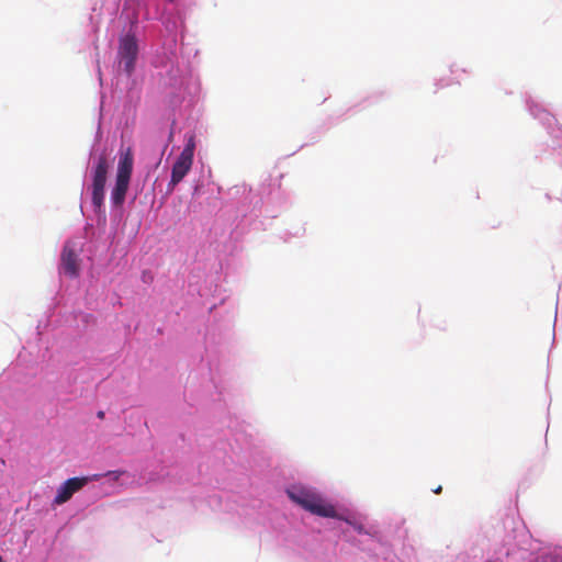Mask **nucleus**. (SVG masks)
Masks as SVG:
<instances>
[{
    "mask_svg": "<svg viewBox=\"0 0 562 562\" xmlns=\"http://www.w3.org/2000/svg\"><path fill=\"white\" fill-rule=\"evenodd\" d=\"M286 494L292 502L313 515L338 518L335 507L325 502L318 493L311 488L294 485L286 491Z\"/></svg>",
    "mask_w": 562,
    "mask_h": 562,
    "instance_id": "1",
    "label": "nucleus"
},
{
    "mask_svg": "<svg viewBox=\"0 0 562 562\" xmlns=\"http://www.w3.org/2000/svg\"><path fill=\"white\" fill-rule=\"evenodd\" d=\"M134 156L131 147L121 150L117 164L115 184L111 191V201L115 206H121L130 187L133 172Z\"/></svg>",
    "mask_w": 562,
    "mask_h": 562,
    "instance_id": "2",
    "label": "nucleus"
},
{
    "mask_svg": "<svg viewBox=\"0 0 562 562\" xmlns=\"http://www.w3.org/2000/svg\"><path fill=\"white\" fill-rule=\"evenodd\" d=\"M110 169V159L106 150H102L94 157L92 167L91 199L95 209H101L104 203V189Z\"/></svg>",
    "mask_w": 562,
    "mask_h": 562,
    "instance_id": "3",
    "label": "nucleus"
},
{
    "mask_svg": "<svg viewBox=\"0 0 562 562\" xmlns=\"http://www.w3.org/2000/svg\"><path fill=\"white\" fill-rule=\"evenodd\" d=\"M81 260L76 245L71 241H66L61 254L59 269L69 278H77L80 272Z\"/></svg>",
    "mask_w": 562,
    "mask_h": 562,
    "instance_id": "4",
    "label": "nucleus"
},
{
    "mask_svg": "<svg viewBox=\"0 0 562 562\" xmlns=\"http://www.w3.org/2000/svg\"><path fill=\"white\" fill-rule=\"evenodd\" d=\"M138 54L137 41L134 35L126 34L120 41L119 56L124 70L131 75L135 68Z\"/></svg>",
    "mask_w": 562,
    "mask_h": 562,
    "instance_id": "5",
    "label": "nucleus"
},
{
    "mask_svg": "<svg viewBox=\"0 0 562 562\" xmlns=\"http://www.w3.org/2000/svg\"><path fill=\"white\" fill-rule=\"evenodd\" d=\"M89 482L88 477H71L65 481L54 498V504L61 505L68 502L75 493L80 491Z\"/></svg>",
    "mask_w": 562,
    "mask_h": 562,
    "instance_id": "6",
    "label": "nucleus"
},
{
    "mask_svg": "<svg viewBox=\"0 0 562 562\" xmlns=\"http://www.w3.org/2000/svg\"><path fill=\"white\" fill-rule=\"evenodd\" d=\"M192 164L193 159L182 155L178 156L171 169V178L168 183V191H173L175 187L183 180V178L191 170Z\"/></svg>",
    "mask_w": 562,
    "mask_h": 562,
    "instance_id": "7",
    "label": "nucleus"
},
{
    "mask_svg": "<svg viewBox=\"0 0 562 562\" xmlns=\"http://www.w3.org/2000/svg\"><path fill=\"white\" fill-rule=\"evenodd\" d=\"M194 150H195V136L193 134H191L187 137V143H186L182 151L180 153V155L193 159Z\"/></svg>",
    "mask_w": 562,
    "mask_h": 562,
    "instance_id": "8",
    "label": "nucleus"
},
{
    "mask_svg": "<svg viewBox=\"0 0 562 562\" xmlns=\"http://www.w3.org/2000/svg\"><path fill=\"white\" fill-rule=\"evenodd\" d=\"M172 138H173V132H172V131H170L169 136H168V142L164 145V147H162V149H161L160 157H162V155L165 154V150L167 149V147H168L169 143L172 140ZM160 159H161V158H159L158 164L160 162Z\"/></svg>",
    "mask_w": 562,
    "mask_h": 562,
    "instance_id": "9",
    "label": "nucleus"
},
{
    "mask_svg": "<svg viewBox=\"0 0 562 562\" xmlns=\"http://www.w3.org/2000/svg\"><path fill=\"white\" fill-rule=\"evenodd\" d=\"M122 474H123V471H110L106 473V475H114L115 479H117Z\"/></svg>",
    "mask_w": 562,
    "mask_h": 562,
    "instance_id": "10",
    "label": "nucleus"
},
{
    "mask_svg": "<svg viewBox=\"0 0 562 562\" xmlns=\"http://www.w3.org/2000/svg\"><path fill=\"white\" fill-rule=\"evenodd\" d=\"M441 491H442V487H441V485H439L438 487H436V488L434 490V493H435V494H440V493H441Z\"/></svg>",
    "mask_w": 562,
    "mask_h": 562,
    "instance_id": "11",
    "label": "nucleus"
},
{
    "mask_svg": "<svg viewBox=\"0 0 562 562\" xmlns=\"http://www.w3.org/2000/svg\"><path fill=\"white\" fill-rule=\"evenodd\" d=\"M97 415H98L99 418L102 419L104 417V412L100 411V412H98Z\"/></svg>",
    "mask_w": 562,
    "mask_h": 562,
    "instance_id": "12",
    "label": "nucleus"
},
{
    "mask_svg": "<svg viewBox=\"0 0 562 562\" xmlns=\"http://www.w3.org/2000/svg\"><path fill=\"white\" fill-rule=\"evenodd\" d=\"M561 562H562V560H561Z\"/></svg>",
    "mask_w": 562,
    "mask_h": 562,
    "instance_id": "13",
    "label": "nucleus"
}]
</instances>
